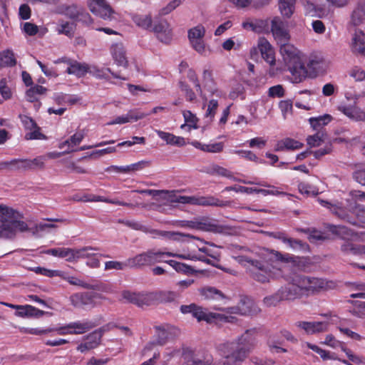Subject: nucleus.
Returning <instances> with one entry per match:
<instances>
[{"label": "nucleus", "mask_w": 365, "mask_h": 365, "mask_svg": "<svg viewBox=\"0 0 365 365\" xmlns=\"http://www.w3.org/2000/svg\"><path fill=\"white\" fill-rule=\"evenodd\" d=\"M46 255L65 259L67 262H74V249L68 247H57L44 251Z\"/></svg>", "instance_id": "c85d7f7f"}, {"label": "nucleus", "mask_w": 365, "mask_h": 365, "mask_svg": "<svg viewBox=\"0 0 365 365\" xmlns=\"http://www.w3.org/2000/svg\"><path fill=\"white\" fill-rule=\"evenodd\" d=\"M179 227L189 228L209 232H220V228L208 219H194L192 220H180L174 224Z\"/></svg>", "instance_id": "9b49d317"}, {"label": "nucleus", "mask_w": 365, "mask_h": 365, "mask_svg": "<svg viewBox=\"0 0 365 365\" xmlns=\"http://www.w3.org/2000/svg\"><path fill=\"white\" fill-rule=\"evenodd\" d=\"M155 132L158 137L165 141L168 145L182 147L186 144L185 140L182 137L176 136L173 133H167L160 130H157Z\"/></svg>", "instance_id": "2f4dec72"}, {"label": "nucleus", "mask_w": 365, "mask_h": 365, "mask_svg": "<svg viewBox=\"0 0 365 365\" xmlns=\"http://www.w3.org/2000/svg\"><path fill=\"white\" fill-rule=\"evenodd\" d=\"M88 4L90 11L97 16L106 21L115 19V11L106 0H88Z\"/></svg>", "instance_id": "ddd939ff"}, {"label": "nucleus", "mask_w": 365, "mask_h": 365, "mask_svg": "<svg viewBox=\"0 0 365 365\" xmlns=\"http://www.w3.org/2000/svg\"><path fill=\"white\" fill-rule=\"evenodd\" d=\"M279 294H281L283 300H294L302 296L299 288L296 282H294V277L287 284L279 289Z\"/></svg>", "instance_id": "393cba45"}, {"label": "nucleus", "mask_w": 365, "mask_h": 365, "mask_svg": "<svg viewBox=\"0 0 365 365\" xmlns=\"http://www.w3.org/2000/svg\"><path fill=\"white\" fill-rule=\"evenodd\" d=\"M324 136L323 132H317L316 134L307 137V143L311 147H318L324 141Z\"/></svg>", "instance_id": "338daca9"}, {"label": "nucleus", "mask_w": 365, "mask_h": 365, "mask_svg": "<svg viewBox=\"0 0 365 365\" xmlns=\"http://www.w3.org/2000/svg\"><path fill=\"white\" fill-rule=\"evenodd\" d=\"M341 250L345 255H365V245H354L350 241L344 242L341 246Z\"/></svg>", "instance_id": "c9c22d12"}, {"label": "nucleus", "mask_w": 365, "mask_h": 365, "mask_svg": "<svg viewBox=\"0 0 365 365\" xmlns=\"http://www.w3.org/2000/svg\"><path fill=\"white\" fill-rule=\"evenodd\" d=\"M271 31L275 41L280 47L289 43L290 39L289 32L286 24L279 17H274L272 20Z\"/></svg>", "instance_id": "4468645a"}, {"label": "nucleus", "mask_w": 365, "mask_h": 365, "mask_svg": "<svg viewBox=\"0 0 365 365\" xmlns=\"http://www.w3.org/2000/svg\"><path fill=\"white\" fill-rule=\"evenodd\" d=\"M22 215L15 210L0 205V227L11 231V239L16 237L17 232H25L29 230L28 225L21 220Z\"/></svg>", "instance_id": "0eeeda50"}, {"label": "nucleus", "mask_w": 365, "mask_h": 365, "mask_svg": "<svg viewBox=\"0 0 365 365\" xmlns=\"http://www.w3.org/2000/svg\"><path fill=\"white\" fill-rule=\"evenodd\" d=\"M101 331H93L83 338L82 342L77 346V350L81 353H85L96 348L101 342Z\"/></svg>", "instance_id": "4be33fe9"}, {"label": "nucleus", "mask_w": 365, "mask_h": 365, "mask_svg": "<svg viewBox=\"0 0 365 365\" xmlns=\"http://www.w3.org/2000/svg\"><path fill=\"white\" fill-rule=\"evenodd\" d=\"M110 53L118 66L123 67L128 66L126 52L122 43H113L110 47Z\"/></svg>", "instance_id": "bb28decb"}, {"label": "nucleus", "mask_w": 365, "mask_h": 365, "mask_svg": "<svg viewBox=\"0 0 365 365\" xmlns=\"http://www.w3.org/2000/svg\"><path fill=\"white\" fill-rule=\"evenodd\" d=\"M165 257H174L183 259L205 260L204 257L194 254H175L170 252L148 250L134 257L128 259V266L129 267H140L142 266L151 265L163 262Z\"/></svg>", "instance_id": "423d86ee"}, {"label": "nucleus", "mask_w": 365, "mask_h": 365, "mask_svg": "<svg viewBox=\"0 0 365 365\" xmlns=\"http://www.w3.org/2000/svg\"><path fill=\"white\" fill-rule=\"evenodd\" d=\"M258 48L262 58L270 66H274L276 62L275 52L269 42L264 38H259L258 41Z\"/></svg>", "instance_id": "b1692460"}, {"label": "nucleus", "mask_w": 365, "mask_h": 365, "mask_svg": "<svg viewBox=\"0 0 365 365\" xmlns=\"http://www.w3.org/2000/svg\"><path fill=\"white\" fill-rule=\"evenodd\" d=\"M218 108V101L217 99H210L207 104V110L205 111V117L207 122L213 120L215 113Z\"/></svg>", "instance_id": "864d4df0"}, {"label": "nucleus", "mask_w": 365, "mask_h": 365, "mask_svg": "<svg viewBox=\"0 0 365 365\" xmlns=\"http://www.w3.org/2000/svg\"><path fill=\"white\" fill-rule=\"evenodd\" d=\"M153 31L157 34L158 38L165 43H168L172 38V31L167 21H162L155 25Z\"/></svg>", "instance_id": "c756f323"}, {"label": "nucleus", "mask_w": 365, "mask_h": 365, "mask_svg": "<svg viewBox=\"0 0 365 365\" xmlns=\"http://www.w3.org/2000/svg\"><path fill=\"white\" fill-rule=\"evenodd\" d=\"M103 296L94 292L76 293L70 297L71 304L77 308L86 306L93 307L97 304V300L103 299Z\"/></svg>", "instance_id": "f8f14e48"}, {"label": "nucleus", "mask_w": 365, "mask_h": 365, "mask_svg": "<svg viewBox=\"0 0 365 365\" xmlns=\"http://www.w3.org/2000/svg\"><path fill=\"white\" fill-rule=\"evenodd\" d=\"M329 230L346 242L351 240L365 241V238L363 237V236H365V232L357 233L344 225H331Z\"/></svg>", "instance_id": "dca6fc26"}, {"label": "nucleus", "mask_w": 365, "mask_h": 365, "mask_svg": "<svg viewBox=\"0 0 365 365\" xmlns=\"http://www.w3.org/2000/svg\"><path fill=\"white\" fill-rule=\"evenodd\" d=\"M45 162L43 155L37 156L34 159H27V170L43 169Z\"/></svg>", "instance_id": "13d9d810"}, {"label": "nucleus", "mask_w": 365, "mask_h": 365, "mask_svg": "<svg viewBox=\"0 0 365 365\" xmlns=\"http://www.w3.org/2000/svg\"><path fill=\"white\" fill-rule=\"evenodd\" d=\"M296 0H279V9L282 15L289 18L295 9Z\"/></svg>", "instance_id": "a19ab883"}, {"label": "nucleus", "mask_w": 365, "mask_h": 365, "mask_svg": "<svg viewBox=\"0 0 365 365\" xmlns=\"http://www.w3.org/2000/svg\"><path fill=\"white\" fill-rule=\"evenodd\" d=\"M183 117L186 123L181 125V128H184L187 125L190 128H197V119L196 116L192 114L190 110H185L183 112Z\"/></svg>", "instance_id": "0e129e2a"}, {"label": "nucleus", "mask_w": 365, "mask_h": 365, "mask_svg": "<svg viewBox=\"0 0 365 365\" xmlns=\"http://www.w3.org/2000/svg\"><path fill=\"white\" fill-rule=\"evenodd\" d=\"M365 23V9L361 6H357L352 12L351 16V24L356 28H362Z\"/></svg>", "instance_id": "ea45409f"}, {"label": "nucleus", "mask_w": 365, "mask_h": 365, "mask_svg": "<svg viewBox=\"0 0 365 365\" xmlns=\"http://www.w3.org/2000/svg\"><path fill=\"white\" fill-rule=\"evenodd\" d=\"M66 72L68 74L74 75L78 78L84 76L88 73V64L81 63L76 61H68Z\"/></svg>", "instance_id": "7c9ffc66"}, {"label": "nucleus", "mask_w": 365, "mask_h": 365, "mask_svg": "<svg viewBox=\"0 0 365 365\" xmlns=\"http://www.w3.org/2000/svg\"><path fill=\"white\" fill-rule=\"evenodd\" d=\"M88 73L99 79H108L109 73H110L114 78L125 79L124 78H121L118 75L111 72L110 68H99L95 65H88Z\"/></svg>", "instance_id": "473e14b6"}, {"label": "nucleus", "mask_w": 365, "mask_h": 365, "mask_svg": "<svg viewBox=\"0 0 365 365\" xmlns=\"http://www.w3.org/2000/svg\"><path fill=\"white\" fill-rule=\"evenodd\" d=\"M235 180L238 182H242L245 184H249V185H260L267 187H269V189H259L255 187H244L241 185H234V186H228L226 187L222 192L225 191H235V192H240V193H247V194H252V193H260L263 195L264 196H267L269 195H276V196H285L288 195V194L285 192L281 191L279 190L278 187L268 185L267 183H259V182H255L252 181H246V180H237L234 178Z\"/></svg>", "instance_id": "6e6552de"}, {"label": "nucleus", "mask_w": 365, "mask_h": 365, "mask_svg": "<svg viewBox=\"0 0 365 365\" xmlns=\"http://www.w3.org/2000/svg\"><path fill=\"white\" fill-rule=\"evenodd\" d=\"M225 314L211 313L206 312L202 307L194 304L193 311L190 314L199 322L204 320L211 322L212 320H218L225 322L232 323L235 317L231 314L254 315L259 312L260 309L255 302L249 299H242L235 307L225 309Z\"/></svg>", "instance_id": "7ed1b4c3"}, {"label": "nucleus", "mask_w": 365, "mask_h": 365, "mask_svg": "<svg viewBox=\"0 0 365 365\" xmlns=\"http://www.w3.org/2000/svg\"><path fill=\"white\" fill-rule=\"evenodd\" d=\"M150 163L148 161L140 160L126 166L111 165L110 167L108 168L106 170L130 174L140 171L145 168L148 167Z\"/></svg>", "instance_id": "a878e982"}, {"label": "nucleus", "mask_w": 365, "mask_h": 365, "mask_svg": "<svg viewBox=\"0 0 365 365\" xmlns=\"http://www.w3.org/2000/svg\"><path fill=\"white\" fill-rule=\"evenodd\" d=\"M333 118L331 115L324 114L318 117H312L309 119L310 125L314 130H319L322 127L329 124Z\"/></svg>", "instance_id": "79ce46f5"}, {"label": "nucleus", "mask_w": 365, "mask_h": 365, "mask_svg": "<svg viewBox=\"0 0 365 365\" xmlns=\"http://www.w3.org/2000/svg\"><path fill=\"white\" fill-rule=\"evenodd\" d=\"M298 189L302 194L307 196L317 195L319 193V189L317 187L306 182H300Z\"/></svg>", "instance_id": "bf43d9fd"}, {"label": "nucleus", "mask_w": 365, "mask_h": 365, "mask_svg": "<svg viewBox=\"0 0 365 365\" xmlns=\"http://www.w3.org/2000/svg\"><path fill=\"white\" fill-rule=\"evenodd\" d=\"M167 262L178 272H181L187 275H192L199 272V271L194 269L191 266L185 263L178 262L175 260H170Z\"/></svg>", "instance_id": "49530a36"}, {"label": "nucleus", "mask_w": 365, "mask_h": 365, "mask_svg": "<svg viewBox=\"0 0 365 365\" xmlns=\"http://www.w3.org/2000/svg\"><path fill=\"white\" fill-rule=\"evenodd\" d=\"M337 110L354 122L365 121V110L354 104H341Z\"/></svg>", "instance_id": "f3484780"}, {"label": "nucleus", "mask_w": 365, "mask_h": 365, "mask_svg": "<svg viewBox=\"0 0 365 365\" xmlns=\"http://www.w3.org/2000/svg\"><path fill=\"white\" fill-rule=\"evenodd\" d=\"M86 135V133L83 130H81L78 132H76L69 138V142L71 144V149L66 150V153H70L71 152L76 151L73 148L75 146L79 145Z\"/></svg>", "instance_id": "5fc2aeb1"}, {"label": "nucleus", "mask_w": 365, "mask_h": 365, "mask_svg": "<svg viewBox=\"0 0 365 365\" xmlns=\"http://www.w3.org/2000/svg\"><path fill=\"white\" fill-rule=\"evenodd\" d=\"M198 253H196L195 252H185L184 254H194L196 255H200L205 258V260H202V262H204L208 264H212V261L207 258V257H210L213 259H217L219 257V254L213 252L210 248L207 247H202L198 248ZM194 261H197V259H193ZM198 261H201V259H198Z\"/></svg>", "instance_id": "e433bc0d"}, {"label": "nucleus", "mask_w": 365, "mask_h": 365, "mask_svg": "<svg viewBox=\"0 0 365 365\" xmlns=\"http://www.w3.org/2000/svg\"><path fill=\"white\" fill-rule=\"evenodd\" d=\"M121 296L126 302L140 307L150 306L158 302L156 292H132L125 290L122 292Z\"/></svg>", "instance_id": "9d476101"}, {"label": "nucleus", "mask_w": 365, "mask_h": 365, "mask_svg": "<svg viewBox=\"0 0 365 365\" xmlns=\"http://www.w3.org/2000/svg\"><path fill=\"white\" fill-rule=\"evenodd\" d=\"M279 51L287 67L303 59V53L292 44L283 45Z\"/></svg>", "instance_id": "2eb2a0df"}, {"label": "nucleus", "mask_w": 365, "mask_h": 365, "mask_svg": "<svg viewBox=\"0 0 365 365\" xmlns=\"http://www.w3.org/2000/svg\"><path fill=\"white\" fill-rule=\"evenodd\" d=\"M307 66L317 75L325 71L326 63L322 58L314 57L309 59Z\"/></svg>", "instance_id": "37998d69"}, {"label": "nucleus", "mask_w": 365, "mask_h": 365, "mask_svg": "<svg viewBox=\"0 0 365 365\" xmlns=\"http://www.w3.org/2000/svg\"><path fill=\"white\" fill-rule=\"evenodd\" d=\"M229 97L235 100L237 98H240L241 99L245 98V88L242 84L237 83L235 85L232 90L230 92Z\"/></svg>", "instance_id": "774afa93"}, {"label": "nucleus", "mask_w": 365, "mask_h": 365, "mask_svg": "<svg viewBox=\"0 0 365 365\" xmlns=\"http://www.w3.org/2000/svg\"><path fill=\"white\" fill-rule=\"evenodd\" d=\"M320 205L330 210L340 219L358 227H362L365 224V206L356 202L347 201V209L342 206L332 205L331 202L318 199Z\"/></svg>", "instance_id": "39448f33"}, {"label": "nucleus", "mask_w": 365, "mask_h": 365, "mask_svg": "<svg viewBox=\"0 0 365 365\" xmlns=\"http://www.w3.org/2000/svg\"><path fill=\"white\" fill-rule=\"evenodd\" d=\"M266 26V23L264 21L261 19H247L243 21L242 24V26L244 29L247 31H251L256 33L261 32Z\"/></svg>", "instance_id": "58836bf2"}, {"label": "nucleus", "mask_w": 365, "mask_h": 365, "mask_svg": "<svg viewBox=\"0 0 365 365\" xmlns=\"http://www.w3.org/2000/svg\"><path fill=\"white\" fill-rule=\"evenodd\" d=\"M165 239L171 240V241H174V242H180V243L187 242L189 241L190 239H195V240L202 242V240L200 237H196V236L189 234V233H184V232H174V231L169 232L168 231V234H165Z\"/></svg>", "instance_id": "f704fd0d"}, {"label": "nucleus", "mask_w": 365, "mask_h": 365, "mask_svg": "<svg viewBox=\"0 0 365 365\" xmlns=\"http://www.w3.org/2000/svg\"><path fill=\"white\" fill-rule=\"evenodd\" d=\"M303 147V143L294 139L287 138L279 140L275 146V151H283L284 150H299Z\"/></svg>", "instance_id": "72a5a7b5"}, {"label": "nucleus", "mask_w": 365, "mask_h": 365, "mask_svg": "<svg viewBox=\"0 0 365 365\" xmlns=\"http://www.w3.org/2000/svg\"><path fill=\"white\" fill-rule=\"evenodd\" d=\"M328 323L324 322H302L294 323V327L302 329L307 334L323 332L328 329Z\"/></svg>", "instance_id": "412c9836"}, {"label": "nucleus", "mask_w": 365, "mask_h": 365, "mask_svg": "<svg viewBox=\"0 0 365 365\" xmlns=\"http://www.w3.org/2000/svg\"><path fill=\"white\" fill-rule=\"evenodd\" d=\"M98 250L96 247H84L81 249H74V262L78 261L82 258H91L97 255L95 253L96 251Z\"/></svg>", "instance_id": "a18cd8bd"}, {"label": "nucleus", "mask_w": 365, "mask_h": 365, "mask_svg": "<svg viewBox=\"0 0 365 365\" xmlns=\"http://www.w3.org/2000/svg\"><path fill=\"white\" fill-rule=\"evenodd\" d=\"M96 324L90 320L84 319L72 322L63 325L51 327L52 332L58 335L83 334L96 327Z\"/></svg>", "instance_id": "1a4fd4ad"}, {"label": "nucleus", "mask_w": 365, "mask_h": 365, "mask_svg": "<svg viewBox=\"0 0 365 365\" xmlns=\"http://www.w3.org/2000/svg\"><path fill=\"white\" fill-rule=\"evenodd\" d=\"M202 296L207 299H218L224 298L223 294L218 289L212 287H205L200 290Z\"/></svg>", "instance_id": "09e8293b"}, {"label": "nucleus", "mask_w": 365, "mask_h": 365, "mask_svg": "<svg viewBox=\"0 0 365 365\" xmlns=\"http://www.w3.org/2000/svg\"><path fill=\"white\" fill-rule=\"evenodd\" d=\"M205 34V29L202 25H197L188 31L189 41L204 38Z\"/></svg>", "instance_id": "6e6d98bb"}, {"label": "nucleus", "mask_w": 365, "mask_h": 365, "mask_svg": "<svg viewBox=\"0 0 365 365\" xmlns=\"http://www.w3.org/2000/svg\"><path fill=\"white\" fill-rule=\"evenodd\" d=\"M365 197V192L360 190H351L349 193V197H347L345 200L346 202H338L335 204L336 205L342 206L344 208L347 209V201L348 200L353 202H356L357 200H362Z\"/></svg>", "instance_id": "4d7b16f0"}, {"label": "nucleus", "mask_w": 365, "mask_h": 365, "mask_svg": "<svg viewBox=\"0 0 365 365\" xmlns=\"http://www.w3.org/2000/svg\"><path fill=\"white\" fill-rule=\"evenodd\" d=\"M134 22L140 27L149 29L152 26V17L150 15H138L133 19Z\"/></svg>", "instance_id": "052dcab7"}, {"label": "nucleus", "mask_w": 365, "mask_h": 365, "mask_svg": "<svg viewBox=\"0 0 365 365\" xmlns=\"http://www.w3.org/2000/svg\"><path fill=\"white\" fill-rule=\"evenodd\" d=\"M349 76L356 81L361 82L365 80V71L360 66H354L349 72Z\"/></svg>", "instance_id": "69168bd1"}, {"label": "nucleus", "mask_w": 365, "mask_h": 365, "mask_svg": "<svg viewBox=\"0 0 365 365\" xmlns=\"http://www.w3.org/2000/svg\"><path fill=\"white\" fill-rule=\"evenodd\" d=\"M16 63V58L12 50L0 51V67L14 66Z\"/></svg>", "instance_id": "c03bdc74"}, {"label": "nucleus", "mask_w": 365, "mask_h": 365, "mask_svg": "<svg viewBox=\"0 0 365 365\" xmlns=\"http://www.w3.org/2000/svg\"><path fill=\"white\" fill-rule=\"evenodd\" d=\"M65 14L72 19L83 21L86 24L91 23L90 15L76 4H72L66 8Z\"/></svg>", "instance_id": "cd10ccee"}, {"label": "nucleus", "mask_w": 365, "mask_h": 365, "mask_svg": "<svg viewBox=\"0 0 365 365\" xmlns=\"http://www.w3.org/2000/svg\"><path fill=\"white\" fill-rule=\"evenodd\" d=\"M310 277L304 275L294 276V282H296L298 287L300 289V293L302 295L304 293H309V286L311 284Z\"/></svg>", "instance_id": "de8ad7c7"}, {"label": "nucleus", "mask_w": 365, "mask_h": 365, "mask_svg": "<svg viewBox=\"0 0 365 365\" xmlns=\"http://www.w3.org/2000/svg\"><path fill=\"white\" fill-rule=\"evenodd\" d=\"M148 114H144L143 113H138L136 115L133 114L131 112L128 113L125 115L118 116L114 120L107 123L108 125H115V124H124L131 120L137 121L139 119H142L147 116Z\"/></svg>", "instance_id": "4c0bfd02"}, {"label": "nucleus", "mask_w": 365, "mask_h": 365, "mask_svg": "<svg viewBox=\"0 0 365 365\" xmlns=\"http://www.w3.org/2000/svg\"><path fill=\"white\" fill-rule=\"evenodd\" d=\"M192 48L202 56H207L210 53L209 46L205 43L204 38L192 40L190 41Z\"/></svg>", "instance_id": "3c124183"}, {"label": "nucleus", "mask_w": 365, "mask_h": 365, "mask_svg": "<svg viewBox=\"0 0 365 365\" xmlns=\"http://www.w3.org/2000/svg\"><path fill=\"white\" fill-rule=\"evenodd\" d=\"M291 74V81L293 83H299L309 76L307 66L306 67L303 59L287 67Z\"/></svg>", "instance_id": "6ab92c4d"}, {"label": "nucleus", "mask_w": 365, "mask_h": 365, "mask_svg": "<svg viewBox=\"0 0 365 365\" xmlns=\"http://www.w3.org/2000/svg\"><path fill=\"white\" fill-rule=\"evenodd\" d=\"M58 277H61L64 280L67 281L69 284L72 285L78 286L85 289H92L93 287L84 281L74 276H69L66 273L60 271V274H58Z\"/></svg>", "instance_id": "8fccbe9b"}, {"label": "nucleus", "mask_w": 365, "mask_h": 365, "mask_svg": "<svg viewBox=\"0 0 365 365\" xmlns=\"http://www.w3.org/2000/svg\"><path fill=\"white\" fill-rule=\"evenodd\" d=\"M329 287V282L324 279L320 278H311V284L309 286V293L319 292L320 290L326 289Z\"/></svg>", "instance_id": "603ef678"}, {"label": "nucleus", "mask_w": 365, "mask_h": 365, "mask_svg": "<svg viewBox=\"0 0 365 365\" xmlns=\"http://www.w3.org/2000/svg\"><path fill=\"white\" fill-rule=\"evenodd\" d=\"M184 0H172L165 6L159 11L160 16H165L170 14L176 8H178Z\"/></svg>", "instance_id": "e2e57ef3"}, {"label": "nucleus", "mask_w": 365, "mask_h": 365, "mask_svg": "<svg viewBox=\"0 0 365 365\" xmlns=\"http://www.w3.org/2000/svg\"><path fill=\"white\" fill-rule=\"evenodd\" d=\"M135 192H138L142 194H146L148 195H152L155 200L162 199L171 202L191 204L202 206H216L221 207L230 205V202L223 201L212 196H182L177 195L174 191L156 190H135Z\"/></svg>", "instance_id": "20e7f679"}, {"label": "nucleus", "mask_w": 365, "mask_h": 365, "mask_svg": "<svg viewBox=\"0 0 365 365\" xmlns=\"http://www.w3.org/2000/svg\"><path fill=\"white\" fill-rule=\"evenodd\" d=\"M350 47L353 53L365 56V31L362 28L353 30Z\"/></svg>", "instance_id": "a211bd4d"}, {"label": "nucleus", "mask_w": 365, "mask_h": 365, "mask_svg": "<svg viewBox=\"0 0 365 365\" xmlns=\"http://www.w3.org/2000/svg\"><path fill=\"white\" fill-rule=\"evenodd\" d=\"M157 344L164 345L169 339L179 334V330L175 327L166 324L156 328Z\"/></svg>", "instance_id": "5701e85b"}, {"label": "nucleus", "mask_w": 365, "mask_h": 365, "mask_svg": "<svg viewBox=\"0 0 365 365\" xmlns=\"http://www.w3.org/2000/svg\"><path fill=\"white\" fill-rule=\"evenodd\" d=\"M73 24L67 21H60L56 28V31L58 34H64L71 36L73 34Z\"/></svg>", "instance_id": "680f3d73"}, {"label": "nucleus", "mask_w": 365, "mask_h": 365, "mask_svg": "<svg viewBox=\"0 0 365 365\" xmlns=\"http://www.w3.org/2000/svg\"><path fill=\"white\" fill-rule=\"evenodd\" d=\"M255 329H248L237 340L220 344L217 346L218 355L226 359V365H239L255 346Z\"/></svg>", "instance_id": "f03ea898"}, {"label": "nucleus", "mask_w": 365, "mask_h": 365, "mask_svg": "<svg viewBox=\"0 0 365 365\" xmlns=\"http://www.w3.org/2000/svg\"><path fill=\"white\" fill-rule=\"evenodd\" d=\"M267 260L259 262L248 257H240V262L250 269L252 277L260 282H269L273 278L285 277L286 266H280L278 262H295L294 257L285 253L282 254L275 250H265Z\"/></svg>", "instance_id": "f257e3e1"}, {"label": "nucleus", "mask_w": 365, "mask_h": 365, "mask_svg": "<svg viewBox=\"0 0 365 365\" xmlns=\"http://www.w3.org/2000/svg\"><path fill=\"white\" fill-rule=\"evenodd\" d=\"M202 77L203 87L207 91L210 96H215L220 98L225 96L223 91L219 89L216 86L212 77V73L210 70L205 69L202 72Z\"/></svg>", "instance_id": "aec40b11"}]
</instances>
